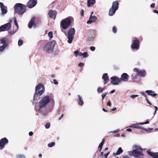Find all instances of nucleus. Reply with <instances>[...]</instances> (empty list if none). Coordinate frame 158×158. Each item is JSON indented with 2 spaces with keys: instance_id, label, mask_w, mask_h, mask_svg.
I'll use <instances>...</instances> for the list:
<instances>
[{
  "instance_id": "nucleus-40",
  "label": "nucleus",
  "mask_w": 158,
  "mask_h": 158,
  "mask_svg": "<svg viewBox=\"0 0 158 158\" xmlns=\"http://www.w3.org/2000/svg\"><path fill=\"white\" fill-rule=\"evenodd\" d=\"M112 31L114 33H115L117 31V29L115 27H113L112 28Z\"/></svg>"
},
{
  "instance_id": "nucleus-41",
  "label": "nucleus",
  "mask_w": 158,
  "mask_h": 158,
  "mask_svg": "<svg viewBox=\"0 0 158 158\" xmlns=\"http://www.w3.org/2000/svg\"><path fill=\"white\" fill-rule=\"evenodd\" d=\"M50 123H46L45 126L46 128L47 129L49 128L50 127Z\"/></svg>"
},
{
  "instance_id": "nucleus-46",
  "label": "nucleus",
  "mask_w": 158,
  "mask_h": 158,
  "mask_svg": "<svg viewBox=\"0 0 158 158\" xmlns=\"http://www.w3.org/2000/svg\"><path fill=\"white\" fill-rule=\"evenodd\" d=\"M81 15L82 17H83L84 16V10H81L80 11Z\"/></svg>"
},
{
  "instance_id": "nucleus-27",
  "label": "nucleus",
  "mask_w": 158,
  "mask_h": 158,
  "mask_svg": "<svg viewBox=\"0 0 158 158\" xmlns=\"http://www.w3.org/2000/svg\"><path fill=\"white\" fill-rule=\"evenodd\" d=\"M123 152V150H122L121 148H119L117 152L116 153L114 152L113 154L114 156H116L121 154Z\"/></svg>"
},
{
  "instance_id": "nucleus-34",
  "label": "nucleus",
  "mask_w": 158,
  "mask_h": 158,
  "mask_svg": "<svg viewBox=\"0 0 158 158\" xmlns=\"http://www.w3.org/2000/svg\"><path fill=\"white\" fill-rule=\"evenodd\" d=\"M103 88H101V87H99L97 89V92L98 93H100L103 90Z\"/></svg>"
},
{
  "instance_id": "nucleus-61",
  "label": "nucleus",
  "mask_w": 158,
  "mask_h": 158,
  "mask_svg": "<svg viewBox=\"0 0 158 158\" xmlns=\"http://www.w3.org/2000/svg\"><path fill=\"white\" fill-rule=\"evenodd\" d=\"M127 131H128L131 132L132 131V130L131 129L128 128L127 129Z\"/></svg>"
},
{
  "instance_id": "nucleus-37",
  "label": "nucleus",
  "mask_w": 158,
  "mask_h": 158,
  "mask_svg": "<svg viewBox=\"0 0 158 158\" xmlns=\"http://www.w3.org/2000/svg\"><path fill=\"white\" fill-rule=\"evenodd\" d=\"M14 22L15 25H16V26L17 27V30H18V24H17V22L16 18H14Z\"/></svg>"
},
{
  "instance_id": "nucleus-11",
  "label": "nucleus",
  "mask_w": 158,
  "mask_h": 158,
  "mask_svg": "<svg viewBox=\"0 0 158 158\" xmlns=\"http://www.w3.org/2000/svg\"><path fill=\"white\" fill-rule=\"evenodd\" d=\"M112 80L111 83L113 85H118L119 83L121 82V79L116 76H113L111 77Z\"/></svg>"
},
{
  "instance_id": "nucleus-20",
  "label": "nucleus",
  "mask_w": 158,
  "mask_h": 158,
  "mask_svg": "<svg viewBox=\"0 0 158 158\" xmlns=\"http://www.w3.org/2000/svg\"><path fill=\"white\" fill-rule=\"evenodd\" d=\"M102 78L104 81V84H105L109 82V77L107 73H105L103 74L102 76Z\"/></svg>"
},
{
  "instance_id": "nucleus-22",
  "label": "nucleus",
  "mask_w": 158,
  "mask_h": 158,
  "mask_svg": "<svg viewBox=\"0 0 158 158\" xmlns=\"http://www.w3.org/2000/svg\"><path fill=\"white\" fill-rule=\"evenodd\" d=\"M111 7L117 10L118 8V2L117 1H116L113 2Z\"/></svg>"
},
{
  "instance_id": "nucleus-36",
  "label": "nucleus",
  "mask_w": 158,
  "mask_h": 158,
  "mask_svg": "<svg viewBox=\"0 0 158 158\" xmlns=\"http://www.w3.org/2000/svg\"><path fill=\"white\" fill-rule=\"evenodd\" d=\"M23 41L21 40H19L18 42V45L20 46L23 45Z\"/></svg>"
},
{
  "instance_id": "nucleus-24",
  "label": "nucleus",
  "mask_w": 158,
  "mask_h": 158,
  "mask_svg": "<svg viewBox=\"0 0 158 158\" xmlns=\"http://www.w3.org/2000/svg\"><path fill=\"white\" fill-rule=\"evenodd\" d=\"M145 92L149 95L152 97H155L156 95V94L154 93V92L152 90H148L146 91Z\"/></svg>"
},
{
  "instance_id": "nucleus-30",
  "label": "nucleus",
  "mask_w": 158,
  "mask_h": 158,
  "mask_svg": "<svg viewBox=\"0 0 158 158\" xmlns=\"http://www.w3.org/2000/svg\"><path fill=\"white\" fill-rule=\"evenodd\" d=\"M48 36L49 38V40H51L53 37V32L52 31H50L48 33Z\"/></svg>"
},
{
  "instance_id": "nucleus-53",
  "label": "nucleus",
  "mask_w": 158,
  "mask_h": 158,
  "mask_svg": "<svg viewBox=\"0 0 158 158\" xmlns=\"http://www.w3.org/2000/svg\"><path fill=\"white\" fill-rule=\"evenodd\" d=\"M78 55L79 56H82L83 55V53H82L81 52H79V53Z\"/></svg>"
},
{
  "instance_id": "nucleus-5",
  "label": "nucleus",
  "mask_w": 158,
  "mask_h": 158,
  "mask_svg": "<svg viewBox=\"0 0 158 158\" xmlns=\"http://www.w3.org/2000/svg\"><path fill=\"white\" fill-rule=\"evenodd\" d=\"M15 11L19 15L23 14L26 11L25 6L21 3H17L14 6Z\"/></svg>"
},
{
  "instance_id": "nucleus-48",
  "label": "nucleus",
  "mask_w": 158,
  "mask_h": 158,
  "mask_svg": "<svg viewBox=\"0 0 158 158\" xmlns=\"http://www.w3.org/2000/svg\"><path fill=\"white\" fill-rule=\"evenodd\" d=\"M154 108L155 109V112L154 113V114H155L156 113V111L158 110V108H157V106H154Z\"/></svg>"
},
{
  "instance_id": "nucleus-7",
  "label": "nucleus",
  "mask_w": 158,
  "mask_h": 158,
  "mask_svg": "<svg viewBox=\"0 0 158 158\" xmlns=\"http://www.w3.org/2000/svg\"><path fill=\"white\" fill-rule=\"evenodd\" d=\"M75 34V30L74 28H70L67 32V37L68 39L67 41L69 44H71Z\"/></svg>"
},
{
  "instance_id": "nucleus-15",
  "label": "nucleus",
  "mask_w": 158,
  "mask_h": 158,
  "mask_svg": "<svg viewBox=\"0 0 158 158\" xmlns=\"http://www.w3.org/2000/svg\"><path fill=\"white\" fill-rule=\"evenodd\" d=\"M8 142V140L6 137L2 138L0 140V147L2 148H4L5 145Z\"/></svg>"
},
{
  "instance_id": "nucleus-28",
  "label": "nucleus",
  "mask_w": 158,
  "mask_h": 158,
  "mask_svg": "<svg viewBox=\"0 0 158 158\" xmlns=\"http://www.w3.org/2000/svg\"><path fill=\"white\" fill-rule=\"evenodd\" d=\"M34 18H33L31 19V21H30L28 24V27L29 28H31L32 27V26L34 22Z\"/></svg>"
},
{
  "instance_id": "nucleus-13",
  "label": "nucleus",
  "mask_w": 158,
  "mask_h": 158,
  "mask_svg": "<svg viewBox=\"0 0 158 158\" xmlns=\"http://www.w3.org/2000/svg\"><path fill=\"white\" fill-rule=\"evenodd\" d=\"M37 0H29L27 4V6L29 8H32L37 4Z\"/></svg>"
},
{
  "instance_id": "nucleus-33",
  "label": "nucleus",
  "mask_w": 158,
  "mask_h": 158,
  "mask_svg": "<svg viewBox=\"0 0 158 158\" xmlns=\"http://www.w3.org/2000/svg\"><path fill=\"white\" fill-rule=\"evenodd\" d=\"M55 145V143L54 142H52L48 144V146L49 147L51 148L54 146Z\"/></svg>"
},
{
  "instance_id": "nucleus-35",
  "label": "nucleus",
  "mask_w": 158,
  "mask_h": 158,
  "mask_svg": "<svg viewBox=\"0 0 158 158\" xmlns=\"http://www.w3.org/2000/svg\"><path fill=\"white\" fill-rule=\"evenodd\" d=\"M16 158H26V157L23 155L19 154L16 156Z\"/></svg>"
},
{
  "instance_id": "nucleus-17",
  "label": "nucleus",
  "mask_w": 158,
  "mask_h": 158,
  "mask_svg": "<svg viewBox=\"0 0 158 158\" xmlns=\"http://www.w3.org/2000/svg\"><path fill=\"white\" fill-rule=\"evenodd\" d=\"M139 125L140 124H139V123L136 124H133L131 125L130 127L131 128H135L144 130L146 131H148L147 129L146 128H144L143 127L140 126Z\"/></svg>"
},
{
  "instance_id": "nucleus-32",
  "label": "nucleus",
  "mask_w": 158,
  "mask_h": 158,
  "mask_svg": "<svg viewBox=\"0 0 158 158\" xmlns=\"http://www.w3.org/2000/svg\"><path fill=\"white\" fill-rule=\"evenodd\" d=\"M83 58H86L88 57L89 55L88 54V53L87 52H85L83 53V55H82Z\"/></svg>"
},
{
  "instance_id": "nucleus-18",
  "label": "nucleus",
  "mask_w": 158,
  "mask_h": 158,
  "mask_svg": "<svg viewBox=\"0 0 158 158\" xmlns=\"http://www.w3.org/2000/svg\"><path fill=\"white\" fill-rule=\"evenodd\" d=\"M97 19V18L95 16H90L89 20L87 21V23L88 24H90L94 22Z\"/></svg>"
},
{
  "instance_id": "nucleus-60",
  "label": "nucleus",
  "mask_w": 158,
  "mask_h": 158,
  "mask_svg": "<svg viewBox=\"0 0 158 158\" xmlns=\"http://www.w3.org/2000/svg\"><path fill=\"white\" fill-rule=\"evenodd\" d=\"M123 158H129V157L128 156L125 155L123 156Z\"/></svg>"
},
{
  "instance_id": "nucleus-56",
  "label": "nucleus",
  "mask_w": 158,
  "mask_h": 158,
  "mask_svg": "<svg viewBox=\"0 0 158 158\" xmlns=\"http://www.w3.org/2000/svg\"><path fill=\"white\" fill-rule=\"evenodd\" d=\"M153 12L156 13L157 14H158V11L156 10H153Z\"/></svg>"
},
{
  "instance_id": "nucleus-25",
  "label": "nucleus",
  "mask_w": 158,
  "mask_h": 158,
  "mask_svg": "<svg viewBox=\"0 0 158 158\" xmlns=\"http://www.w3.org/2000/svg\"><path fill=\"white\" fill-rule=\"evenodd\" d=\"M95 2V0H88L87 5L89 7L92 6Z\"/></svg>"
},
{
  "instance_id": "nucleus-55",
  "label": "nucleus",
  "mask_w": 158,
  "mask_h": 158,
  "mask_svg": "<svg viewBox=\"0 0 158 158\" xmlns=\"http://www.w3.org/2000/svg\"><path fill=\"white\" fill-rule=\"evenodd\" d=\"M155 6V4L154 3H152L150 5V6L152 8H153Z\"/></svg>"
},
{
  "instance_id": "nucleus-29",
  "label": "nucleus",
  "mask_w": 158,
  "mask_h": 158,
  "mask_svg": "<svg viewBox=\"0 0 158 158\" xmlns=\"http://www.w3.org/2000/svg\"><path fill=\"white\" fill-rule=\"evenodd\" d=\"M78 97L79 98L77 100L78 104L79 105L82 106L83 104V102L81 98V97L79 95H78Z\"/></svg>"
},
{
  "instance_id": "nucleus-12",
  "label": "nucleus",
  "mask_w": 158,
  "mask_h": 158,
  "mask_svg": "<svg viewBox=\"0 0 158 158\" xmlns=\"http://www.w3.org/2000/svg\"><path fill=\"white\" fill-rule=\"evenodd\" d=\"M11 26V24L10 23H8L5 24L0 27V31H5L8 30L10 29Z\"/></svg>"
},
{
  "instance_id": "nucleus-54",
  "label": "nucleus",
  "mask_w": 158,
  "mask_h": 158,
  "mask_svg": "<svg viewBox=\"0 0 158 158\" xmlns=\"http://www.w3.org/2000/svg\"><path fill=\"white\" fill-rule=\"evenodd\" d=\"M146 100L148 103L150 105H151V102L149 101L148 99L147 98H146Z\"/></svg>"
},
{
  "instance_id": "nucleus-10",
  "label": "nucleus",
  "mask_w": 158,
  "mask_h": 158,
  "mask_svg": "<svg viewBox=\"0 0 158 158\" xmlns=\"http://www.w3.org/2000/svg\"><path fill=\"white\" fill-rule=\"evenodd\" d=\"M0 7L2 12L1 15L4 16L7 12V6L4 5L2 2H0Z\"/></svg>"
},
{
  "instance_id": "nucleus-57",
  "label": "nucleus",
  "mask_w": 158,
  "mask_h": 158,
  "mask_svg": "<svg viewBox=\"0 0 158 158\" xmlns=\"http://www.w3.org/2000/svg\"><path fill=\"white\" fill-rule=\"evenodd\" d=\"M107 105L109 106H110L111 105V104L110 102H108L107 103Z\"/></svg>"
},
{
  "instance_id": "nucleus-8",
  "label": "nucleus",
  "mask_w": 158,
  "mask_h": 158,
  "mask_svg": "<svg viewBox=\"0 0 158 158\" xmlns=\"http://www.w3.org/2000/svg\"><path fill=\"white\" fill-rule=\"evenodd\" d=\"M0 53L2 52L5 48L8 46V40L4 38L2 39H0Z\"/></svg>"
},
{
  "instance_id": "nucleus-45",
  "label": "nucleus",
  "mask_w": 158,
  "mask_h": 158,
  "mask_svg": "<svg viewBox=\"0 0 158 158\" xmlns=\"http://www.w3.org/2000/svg\"><path fill=\"white\" fill-rule=\"evenodd\" d=\"M95 48L94 46H91L90 48V50L92 51H94L95 50Z\"/></svg>"
},
{
  "instance_id": "nucleus-19",
  "label": "nucleus",
  "mask_w": 158,
  "mask_h": 158,
  "mask_svg": "<svg viewBox=\"0 0 158 158\" xmlns=\"http://www.w3.org/2000/svg\"><path fill=\"white\" fill-rule=\"evenodd\" d=\"M133 71L134 72H136V74L135 75L133 73L132 74L131 77L132 80H134L136 78L137 76L138 75V72H139V71L136 68L134 69Z\"/></svg>"
},
{
  "instance_id": "nucleus-1",
  "label": "nucleus",
  "mask_w": 158,
  "mask_h": 158,
  "mask_svg": "<svg viewBox=\"0 0 158 158\" xmlns=\"http://www.w3.org/2000/svg\"><path fill=\"white\" fill-rule=\"evenodd\" d=\"M39 99L38 111L40 112H42L43 109L45 108L49 103L51 102L52 103H54L53 96L51 93L43 96L39 98Z\"/></svg>"
},
{
  "instance_id": "nucleus-3",
  "label": "nucleus",
  "mask_w": 158,
  "mask_h": 158,
  "mask_svg": "<svg viewBox=\"0 0 158 158\" xmlns=\"http://www.w3.org/2000/svg\"><path fill=\"white\" fill-rule=\"evenodd\" d=\"M133 151L129 152V155L130 156H133L135 157H140L143 156L141 151V147L137 145H135L133 147Z\"/></svg>"
},
{
  "instance_id": "nucleus-38",
  "label": "nucleus",
  "mask_w": 158,
  "mask_h": 158,
  "mask_svg": "<svg viewBox=\"0 0 158 158\" xmlns=\"http://www.w3.org/2000/svg\"><path fill=\"white\" fill-rule=\"evenodd\" d=\"M149 123V122L148 121H146L144 123H139V124L140 125H143L145 124H148Z\"/></svg>"
},
{
  "instance_id": "nucleus-52",
  "label": "nucleus",
  "mask_w": 158,
  "mask_h": 158,
  "mask_svg": "<svg viewBox=\"0 0 158 158\" xmlns=\"http://www.w3.org/2000/svg\"><path fill=\"white\" fill-rule=\"evenodd\" d=\"M33 135V133L32 131H30L29 133V135L30 136H32Z\"/></svg>"
},
{
  "instance_id": "nucleus-58",
  "label": "nucleus",
  "mask_w": 158,
  "mask_h": 158,
  "mask_svg": "<svg viewBox=\"0 0 158 158\" xmlns=\"http://www.w3.org/2000/svg\"><path fill=\"white\" fill-rule=\"evenodd\" d=\"M141 94L143 96H145V97L146 96V94H145L144 93V92H141Z\"/></svg>"
},
{
  "instance_id": "nucleus-6",
  "label": "nucleus",
  "mask_w": 158,
  "mask_h": 158,
  "mask_svg": "<svg viewBox=\"0 0 158 158\" xmlns=\"http://www.w3.org/2000/svg\"><path fill=\"white\" fill-rule=\"evenodd\" d=\"M72 17H69L61 21L60 25L64 29L66 30L69 27L72 22Z\"/></svg>"
},
{
  "instance_id": "nucleus-9",
  "label": "nucleus",
  "mask_w": 158,
  "mask_h": 158,
  "mask_svg": "<svg viewBox=\"0 0 158 158\" xmlns=\"http://www.w3.org/2000/svg\"><path fill=\"white\" fill-rule=\"evenodd\" d=\"M139 42L137 40H133L132 41V44L131 46V48L132 50H138L139 48Z\"/></svg>"
},
{
  "instance_id": "nucleus-42",
  "label": "nucleus",
  "mask_w": 158,
  "mask_h": 158,
  "mask_svg": "<svg viewBox=\"0 0 158 158\" xmlns=\"http://www.w3.org/2000/svg\"><path fill=\"white\" fill-rule=\"evenodd\" d=\"M138 96L137 95H132L130 96V97L132 99H134L135 98L137 97Z\"/></svg>"
},
{
  "instance_id": "nucleus-47",
  "label": "nucleus",
  "mask_w": 158,
  "mask_h": 158,
  "mask_svg": "<svg viewBox=\"0 0 158 158\" xmlns=\"http://www.w3.org/2000/svg\"><path fill=\"white\" fill-rule=\"evenodd\" d=\"M17 30H17V28H16V30H15V31H10L9 32V33H10V34H15L17 31Z\"/></svg>"
},
{
  "instance_id": "nucleus-4",
  "label": "nucleus",
  "mask_w": 158,
  "mask_h": 158,
  "mask_svg": "<svg viewBox=\"0 0 158 158\" xmlns=\"http://www.w3.org/2000/svg\"><path fill=\"white\" fill-rule=\"evenodd\" d=\"M56 44V42L55 41H50L44 46V50L48 53H52L53 51Z\"/></svg>"
},
{
  "instance_id": "nucleus-16",
  "label": "nucleus",
  "mask_w": 158,
  "mask_h": 158,
  "mask_svg": "<svg viewBox=\"0 0 158 158\" xmlns=\"http://www.w3.org/2000/svg\"><path fill=\"white\" fill-rule=\"evenodd\" d=\"M129 76L127 74L125 73H123L121 76V82L122 81L126 82L128 81Z\"/></svg>"
},
{
  "instance_id": "nucleus-23",
  "label": "nucleus",
  "mask_w": 158,
  "mask_h": 158,
  "mask_svg": "<svg viewBox=\"0 0 158 158\" xmlns=\"http://www.w3.org/2000/svg\"><path fill=\"white\" fill-rule=\"evenodd\" d=\"M146 75V72L144 69H142L139 71L138 72V75H139L141 77H144Z\"/></svg>"
},
{
  "instance_id": "nucleus-51",
  "label": "nucleus",
  "mask_w": 158,
  "mask_h": 158,
  "mask_svg": "<svg viewBox=\"0 0 158 158\" xmlns=\"http://www.w3.org/2000/svg\"><path fill=\"white\" fill-rule=\"evenodd\" d=\"M109 152H108L107 153H106V154H105L104 155V156H105V158H106L107 157V156H108V155H109Z\"/></svg>"
},
{
  "instance_id": "nucleus-50",
  "label": "nucleus",
  "mask_w": 158,
  "mask_h": 158,
  "mask_svg": "<svg viewBox=\"0 0 158 158\" xmlns=\"http://www.w3.org/2000/svg\"><path fill=\"white\" fill-rule=\"evenodd\" d=\"M53 81H54V83L55 84H56V85H57L58 84V82L57 81L55 80V79H54L53 80Z\"/></svg>"
},
{
  "instance_id": "nucleus-2",
  "label": "nucleus",
  "mask_w": 158,
  "mask_h": 158,
  "mask_svg": "<svg viewBox=\"0 0 158 158\" xmlns=\"http://www.w3.org/2000/svg\"><path fill=\"white\" fill-rule=\"evenodd\" d=\"M45 88L44 85L39 84L35 87V92L33 96L32 103L33 105L36 104L37 100L40 96L44 92Z\"/></svg>"
},
{
  "instance_id": "nucleus-31",
  "label": "nucleus",
  "mask_w": 158,
  "mask_h": 158,
  "mask_svg": "<svg viewBox=\"0 0 158 158\" xmlns=\"http://www.w3.org/2000/svg\"><path fill=\"white\" fill-rule=\"evenodd\" d=\"M104 143V139H103L102 141L100 144L99 146V147H98V148H100V150H99L100 151H101V150L102 148V146Z\"/></svg>"
},
{
  "instance_id": "nucleus-39",
  "label": "nucleus",
  "mask_w": 158,
  "mask_h": 158,
  "mask_svg": "<svg viewBox=\"0 0 158 158\" xmlns=\"http://www.w3.org/2000/svg\"><path fill=\"white\" fill-rule=\"evenodd\" d=\"M107 92H105L103 94H102V99L103 100L105 96L107 94Z\"/></svg>"
},
{
  "instance_id": "nucleus-64",
  "label": "nucleus",
  "mask_w": 158,
  "mask_h": 158,
  "mask_svg": "<svg viewBox=\"0 0 158 158\" xmlns=\"http://www.w3.org/2000/svg\"><path fill=\"white\" fill-rule=\"evenodd\" d=\"M102 110L103 111H104L105 112H107V110H105V109H104V108H103Z\"/></svg>"
},
{
  "instance_id": "nucleus-21",
  "label": "nucleus",
  "mask_w": 158,
  "mask_h": 158,
  "mask_svg": "<svg viewBox=\"0 0 158 158\" xmlns=\"http://www.w3.org/2000/svg\"><path fill=\"white\" fill-rule=\"evenodd\" d=\"M148 154L154 158H158V152L154 153L150 150L147 151Z\"/></svg>"
},
{
  "instance_id": "nucleus-44",
  "label": "nucleus",
  "mask_w": 158,
  "mask_h": 158,
  "mask_svg": "<svg viewBox=\"0 0 158 158\" xmlns=\"http://www.w3.org/2000/svg\"><path fill=\"white\" fill-rule=\"evenodd\" d=\"M119 131V129H118L114 131H110V132H109V133H116L118 131Z\"/></svg>"
},
{
  "instance_id": "nucleus-26",
  "label": "nucleus",
  "mask_w": 158,
  "mask_h": 158,
  "mask_svg": "<svg viewBox=\"0 0 158 158\" xmlns=\"http://www.w3.org/2000/svg\"><path fill=\"white\" fill-rule=\"evenodd\" d=\"M116 11V10L114 9L111 7L109 10V15L110 16H112L113 15L115 14Z\"/></svg>"
},
{
  "instance_id": "nucleus-63",
  "label": "nucleus",
  "mask_w": 158,
  "mask_h": 158,
  "mask_svg": "<svg viewBox=\"0 0 158 158\" xmlns=\"http://www.w3.org/2000/svg\"><path fill=\"white\" fill-rule=\"evenodd\" d=\"M115 91V90H112L111 91V94H113V93Z\"/></svg>"
},
{
  "instance_id": "nucleus-14",
  "label": "nucleus",
  "mask_w": 158,
  "mask_h": 158,
  "mask_svg": "<svg viewBox=\"0 0 158 158\" xmlns=\"http://www.w3.org/2000/svg\"><path fill=\"white\" fill-rule=\"evenodd\" d=\"M56 13L57 12L55 10H50L48 13V16L50 18L54 20L56 17Z\"/></svg>"
},
{
  "instance_id": "nucleus-49",
  "label": "nucleus",
  "mask_w": 158,
  "mask_h": 158,
  "mask_svg": "<svg viewBox=\"0 0 158 158\" xmlns=\"http://www.w3.org/2000/svg\"><path fill=\"white\" fill-rule=\"evenodd\" d=\"M84 65V63H79L78 64V66L80 67H82Z\"/></svg>"
},
{
  "instance_id": "nucleus-59",
  "label": "nucleus",
  "mask_w": 158,
  "mask_h": 158,
  "mask_svg": "<svg viewBox=\"0 0 158 158\" xmlns=\"http://www.w3.org/2000/svg\"><path fill=\"white\" fill-rule=\"evenodd\" d=\"M116 107H114V108L112 109L111 110V111H114L116 110Z\"/></svg>"
},
{
  "instance_id": "nucleus-62",
  "label": "nucleus",
  "mask_w": 158,
  "mask_h": 158,
  "mask_svg": "<svg viewBox=\"0 0 158 158\" xmlns=\"http://www.w3.org/2000/svg\"><path fill=\"white\" fill-rule=\"evenodd\" d=\"M63 114H62L61 115V117H60V118H59V120H60L61 119V118L63 117Z\"/></svg>"
},
{
  "instance_id": "nucleus-43",
  "label": "nucleus",
  "mask_w": 158,
  "mask_h": 158,
  "mask_svg": "<svg viewBox=\"0 0 158 158\" xmlns=\"http://www.w3.org/2000/svg\"><path fill=\"white\" fill-rule=\"evenodd\" d=\"M74 53L75 55L77 57L79 53V51H76L74 52Z\"/></svg>"
}]
</instances>
